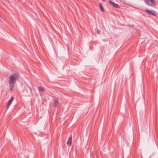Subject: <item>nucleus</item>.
I'll list each match as a JSON object with an SVG mask.
<instances>
[{
    "instance_id": "12",
    "label": "nucleus",
    "mask_w": 158,
    "mask_h": 158,
    "mask_svg": "<svg viewBox=\"0 0 158 158\" xmlns=\"http://www.w3.org/2000/svg\"><path fill=\"white\" fill-rule=\"evenodd\" d=\"M1 19H2V18L1 17V15H0V20H1Z\"/></svg>"
},
{
    "instance_id": "11",
    "label": "nucleus",
    "mask_w": 158,
    "mask_h": 158,
    "mask_svg": "<svg viewBox=\"0 0 158 158\" xmlns=\"http://www.w3.org/2000/svg\"><path fill=\"white\" fill-rule=\"evenodd\" d=\"M97 33L98 34H100V32H99V31L98 30L97 31Z\"/></svg>"
},
{
    "instance_id": "10",
    "label": "nucleus",
    "mask_w": 158,
    "mask_h": 158,
    "mask_svg": "<svg viewBox=\"0 0 158 158\" xmlns=\"http://www.w3.org/2000/svg\"><path fill=\"white\" fill-rule=\"evenodd\" d=\"M150 2L153 5V6H155L156 5V3L155 2L154 0H149Z\"/></svg>"
},
{
    "instance_id": "7",
    "label": "nucleus",
    "mask_w": 158,
    "mask_h": 158,
    "mask_svg": "<svg viewBox=\"0 0 158 158\" xmlns=\"http://www.w3.org/2000/svg\"><path fill=\"white\" fill-rule=\"evenodd\" d=\"M72 143V137H70L67 141V144L68 145L71 146Z\"/></svg>"
},
{
    "instance_id": "4",
    "label": "nucleus",
    "mask_w": 158,
    "mask_h": 158,
    "mask_svg": "<svg viewBox=\"0 0 158 158\" xmlns=\"http://www.w3.org/2000/svg\"><path fill=\"white\" fill-rule=\"evenodd\" d=\"M52 100L54 101V104L55 106H57L59 103V101L57 98H53Z\"/></svg>"
},
{
    "instance_id": "9",
    "label": "nucleus",
    "mask_w": 158,
    "mask_h": 158,
    "mask_svg": "<svg viewBox=\"0 0 158 158\" xmlns=\"http://www.w3.org/2000/svg\"><path fill=\"white\" fill-rule=\"evenodd\" d=\"M99 6L100 8V9L102 11L104 12V9L103 8V6L102 5V4L101 3H100L99 4Z\"/></svg>"
},
{
    "instance_id": "6",
    "label": "nucleus",
    "mask_w": 158,
    "mask_h": 158,
    "mask_svg": "<svg viewBox=\"0 0 158 158\" xmlns=\"http://www.w3.org/2000/svg\"><path fill=\"white\" fill-rule=\"evenodd\" d=\"M14 87V83H9V91H12Z\"/></svg>"
},
{
    "instance_id": "13",
    "label": "nucleus",
    "mask_w": 158,
    "mask_h": 158,
    "mask_svg": "<svg viewBox=\"0 0 158 158\" xmlns=\"http://www.w3.org/2000/svg\"><path fill=\"white\" fill-rule=\"evenodd\" d=\"M102 1H104V2H105L106 0H102Z\"/></svg>"
},
{
    "instance_id": "2",
    "label": "nucleus",
    "mask_w": 158,
    "mask_h": 158,
    "mask_svg": "<svg viewBox=\"0 0 158 158\" xmlns=\"http://www.w3.org/2000/svg\"><path fill=\"white\" fill-rule=\"evenodd\" d=\"M14 99V97L12 96L10 99L9 100L8 102H7L6 106V108L7 109L11 105V103H12L13 100Z\"/></svg>"
},
{
    "instance_id": "5",
    "label": "nucleus",
    "mask_w": 158,
    "mask_h": 158,
    "mask_svg": "<svg viewBox=\"0 0 158 158\" xmlns=\"http://www.w3.org/2000/svg\"><path fill=\"white\" fill-rule=\"evenodd\" d=\"M152 11L153 12L147 9H146V10H145V11L146 12H147L149 15H152L153 16H155V14L154 13V11L153 10H152Z\"/></svg>"
},
{
    "instance_id": "8",
    "label": "nucleus",
    "mask_w": 158,
    "mask_h": 158,
    "mask_svg": "<svg viewBox=\"0 0 158 158\" xmlns=\"http://www.w3.org/2000/svg\"><path fill=\"white\" fill-rule=\"evenodd\" d=\"M44 90V88L41 87H38V90L40 92H43Z\"/></svg>"
},
{
    "instance_id": "3",
    "label": "nucleus",
    "mask_w": 158,
    "mask_h": 158,
    "mask_svg": "<svg viewBox=\"0 0 158 158\" xmlns=\"http://www.w3.org/2000/svg\"><path fill=\"white\" fill-rule=\"evenodd\" d=\"M109 3L114 7L116 8H119L120 7V6L117 4L115 3L114 2L111 1V0H110L109 1Z\"/></svg>"
},
{
    "instance_id": "1",
    "label": "nucleus",
    "mask_w": 158,
    "mask_h": 158,
    "mask_svg": "<svg viewBox=\"0 0 158 158\" xmlns=\"http://www.w3.org/2000/svg\"><path fill=\"white\" fill-rule=\"evenodd\" d=\"M19 74L18 73H15L11 75L9 77V83H15L16 81L19 78Z\"/></svg>"
}]
</instances>
